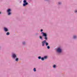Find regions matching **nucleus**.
<instances>
[{"instance_id": "f257e3e1", "label": "nucleus", "mask_w": 77, "mask_h": 77, "mask_svg": "<svg viewBox=\"0 0 77 77\" xmlns=\"http://www.w3.org/2000/svg\"><path fill=\"white\" fill-rule=\"evenodd\" d=\"M42 34L43 36H44L45 40H47V34L43 32H42Z\"/></svg>"}, {"instance_id": "f03ea898", "label": "nucleus", "mask_w": 77, "mask_h": 77, "mask_svg": "<svg viewBox=\"0 0 77 77\" xmlns=\"http://www.w3.org/2000/svg\"><path fill=\"white\" fill-rule=\"evenodd\" d=\"M56 50L58 53H61L62 50L61 48L59 47Z\"/></svg>"}, {"instance_id": "7ed1b4c3", "label": "nucleus", "mask_w": 77, "mask_h": 77, "mask_svg": "<svg viewBox=\"0 0 77 77\" xmlns=\"http://www.w3.org/2000/svg\"><path fill=\"white\" fill-rule=\"evenodd\" d=\"M12 57L13 59H15L17 57V55L13 53L12 54Z\"/></svg>"}, {"instance_id": "20e7f679", "label": "nucleus", "mask_w": 77, "mask_h": 77, "mask_svg": "<svg viewBox=\"0 0 77 77\" xmlns=\"http://www.w3.org/2000/svg\"><path fill=\"white\" fill-rule=\"evenodd\" d=\"M11 9H8V10H7V12L8 13V15H11Z\"/></svg>"}, {"instance_id": "39448f33", "label": "nucleus", "mask_w": 77, "mask_h": 77, "mask_svg": "<svg viewBox=\"0 0 77 77\" xmlns=\"http://www.w3.org/2000/svg\"><path fill=\"white\" fill-rule=\"evenodd\" d=\"M46 43V40H44L42 42V46L44 47V45H45V43Z\"/></svg>"}, {"instance_id": "423d86ee", "label": "nucleus", "mask_w": 77, "mask_h": 77, "mask_svg": "<svg viewBox=\"0 0 77 77\" xmlns=\"http://www.w3.org/2000/svg\"><path fill=\"white\" fill-rule=\"evenodd\" d=\"M4 30L5 31V32H8V28H4Z\"/></svg>"}, {"instance_id": "0eeeda50", "label": "nucleus", "mask_w": 77, "mask_h": 77, "mask_svg": "<svg viewBox=\"0 0 77 77\" xmlns=\"http://www.w3.org/2000/svg\"><path fill=\"white\" fill-rule=\"evenodd\" d=\"M28 5V3H24L23 4V6H25L26 5Z\"/></svg>"}, {"instance_id": "6e6552de", "label": "nucleus", "mask_w": 77, "mask_h": 77, "mask_svg": "<svg viewBox=\"0 0 77 77\" xmlns=\"http://www.w3.org/2000/svg\"><path fill=\"white\" fill-rule=\"evenodd\" d=\"M76 38H77V36H76V35L73 36V39H75Z\"/></svg>"}, {"instance_id": "1a4fd4ad", "label": "nucleus", "mask_w": 77, "mask_h": 77, "mask_svg": "<svg viewBox=\"0 0 77 77\" xmlns=\"http://www.w3.org/2000/svg\"><path fill=\"white\" fill-rule=\"evenodd\" d=\"M45 44L46 46H48V43L47 42H46Z\"/></svg>"}, {"instance_id": "9d476101", "label": "nucleus", "mask_w": 77, "mask_h": 77, "mask_svg": "<svg viewBox=\"0 0 77 77\" xmlns=\"http://www.w3.org/2000/svg\"><path fill=\"white\" fill-rule=\"evenodd\" d=\"M44 59H46L47 58V56H45L44 57Z\"/></svg>"}, {"instance_id": "9b49d317", "label": "nucleus", "mask_w": 77, "mask_h": 77, "mask_svg": "<svg viewBox=\"0 0 77 77\" xmlns=\"http://www.w3.org/2000/svg\"><path fill=\"white\" fill-rule=\"evenodd\" d=\"M39 37L40 39H41V40H42V37L41 36H40Z\"/></svg>"}, {"instance_id": "f8f14e48", "label": "nucleus", "mask_w": 77, "mask_h": 77, "mask_svg": "<svg viewBox=\"0 0 77 77\" xmlns=\"http://www.w3.org/2000/svg\"><path fill=\"white\" fill-rule=\"evenodd\" d=\"M41 59L42 60H44V57H42Z\"/></svg>"}, {"instance_id": "ddd939ff", "label": "nucleus", "mask_w": 77, "mask_h": 77, "mask_svg": "<svg viewBox=\"0 0 77 77\" xmlns=\"http://www.w3.org/2000/svg\"><path fill=\"white\" fill-rule=\"evenodd\" d=\"M16 59H15V61H18V58H15Z\"/></svg>"}, {"instance_id": "4468645a", "label": "nucleus", "mask_w": 77, "mask_h": 77, "mask_svg": "<svg viewBox=\"0 0 77 77\" xmlns=\"http://www.w3.org/2000/svg\"><path fill=\"white\" fill-rule=\"evenodd\" d=\"M53 68H56V65H54L53 66Z\"/></svg>"}, {"instance_id": "2eb2a0df", "label": "nucleus", "mask_w": 77, "mask_h": 77, "mask_svg": "<svg viewBox=\"0 0 77 77\" xmlns=\"http://www.w3.org/2000/svg\"><path fill=\"white\" fill-rule=\"evenodd\" d=\"M25 44H26V42H23V45H24Z\"/></svg>"}, {"instance_id": "dca6fc26", "label": "nucleus", "mask_w": 77, "mask_h": 77, "mask_svg": "<svg viewBox=\"0 0 77 77\" xmlns=\"http://www.w3.org/2000/svg\"><path fill=\"white\" fill-rule=\"evenodd\" d=\"M33 70H34V71L35 72V71H36V68H34Z\"/></svg>"}, {"instance_id": "f3484780", "label": "nucleus", "mask_w": 77, "mask_h": 77, "mask_svg": "<svg viewBox=\"0 0 77 77\" xmlns=\"http://www.w3.org/2000/svg\"><path fill=\"white\" fill-rule=\"evenodd\" d=\"M23 3H27V2H26V0H24L23 1Z\"/></svg>"}, {"instance_id": "a211bd4d", "label": "nucleus", "mask_w": 77, "mask_h": 77, "mask_svg": "<svg viewBox=\"0 0 77 77\" xmlns=\"http://www.w3.org/2000/svg\"><path fill=\"white\" fill-rule=\"evenodd\" d=\"M38 59H41V57L39 56L38 57Z\"/></svg>"}, {"instance_id": "6ab92c4d", "label": "nucleus", "mask_w": 77, "mask_h": 77, "mask_svg": "<svg viewBox=\"0 0 77 77\" xmlns=\"http://www.w3.org/2000/svg\"><path fill=\"white\" fill-rule=\"evenodd\" d=\"M61 3H61V2H58V4L59 5H61Z\"/></svg>"}, {"instance_id": "aec40b11", "label": "nucleus", "mask_w": 77, "mask_h": 77, "mask_svg": "<svg viewBox=\"0 0 77 77\" xmlns=\"http://www.w3.org/2000/svg\"><path fill=\"white\" fill-rule=\"evenodd\" d=\"M6 35H9V32H7Z\"/></svg>"}, {"instance_id": "412c9836", "label": "nucleus", "mask_w": 77, "mask_h": 77, "mask_svg": "<svg viewBox=\"0 0 77 77\" xmlns=\"http://www.w3.org/2000/svg\"><path fill=\"white\" fill-rule=\"evenodd\" d=\"M47 48L48 49H49V48H50V46H48Z\"/></svg>"}, {"instance_id": "4be33fe9", "label": "nucleus", "mask_w": 77, "mask_h": 77, "mask_svg": "<svg viewBox=\"0 0 77 77\" xmlns=\"http://www.w3.org/2000/svg\"><path fill=\"white\" fill-rule=\"evenodd\" d=\"M75 12H77V10H75Z\"/></svg>"}, {"instance_id": "5701e85b", "label": "nucleus", "mask_w": 77, "mask_h": 77, "mask_svg": "<svg viewBox=\"0 0 77 77\" xmlns=\"http://www.w3.org/2000/svg\"><path fill=\"white\" fill-rule=\"evenodd\" d=\"M42 31H43V30L42 29H41V32H42Z\"/></svg>"}, {"instance_id": "b1692460", "label": "nucleus", "mask_w": 77, "mask_h": 77, "mask_svg": "<svg viewBox=\"0 0 77 77\" xmlns=\"http://www.w3.org/2000/svg\"><path fill=\"white\" fill-rule=\"evenodd\" d=\"M0 14H1V13L0 12Z\"/></svg>"}]
</instances>
